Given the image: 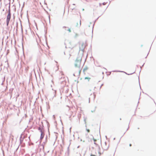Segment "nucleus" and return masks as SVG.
Instances as JSON below:
<instances>
[{
    "mask_svg": "<svg viewBox=\"0 0 156 156\" xmlns=\"http://www.w3.org/2000/svg\"><path fill=\"white\" fill-rule=\"evenodd\" d=\"M144 64L142 66V67L144 66Z\"/></svg>",
    "mask_w": 156,
    "mask_h": 156,
    "instance_id": "obj_45",
    "label": "nucleus"
},
{
    "mask_svg": "<svg viewBox=\"0 0 156 156\" xmlns=\"http://www.w3.org/2000/svg\"><path fill=\"white\" fill-rule=\"evenodd\" d=\"M113 72H123V71H113Z\"/></svg>",
    "mask_w": 156,
    "mask_h": 156,
    "instance_id": "obj_21",
    "label": "nucleus"
},
{
    "mask_svg": "<svg viewBox=\"0 0 156 156\" xmlns=\"http://www.w3.org/2000/svg\"><path fill=\"white\" fill-rule=\"evenodd\" d=\"M11 14V12H8V14Z\"/></svg>",
    "mask_w": 156,
    "mask_h": 156,
    "instance_id": "obj_32",
    "label": "nucleus"
},
{
    "mask_svg": "<svg viewBox=\"0 0 156 156\" xmlns=\"http://www.w3.org/2000/svg\"><path fill=\"white\" fill-rule=\"evenodd\" d=\"M78 23H77V24H76V27H78Z\"/></svg>",
    "mask_w": 156,
    "mask_h": 156,
    "instance_id": "obj_28",
    "label": "nucleus"
},
{
    "mask_svg": "<svg viewBox=\"0 0 156 156\" xmlns=\"http://www.w3.org/2000/svg\"><path fill=\"white\" fill-rule=\"evenodd\" d=\"M19 20L20 21V23H21V27H22V24H21V20H20V19H19Z\"/></svg>",
    "mask_w": 156,
    "mask_h": 156,
    "instance_id": "obj_24",
    "label": "nucleus"
},
{
    "mask_svg": "<svg viewBox=\"0 0 156 156\" xmlns=\"http://www.w3.org/2000/svg\"><path fill=\"white\" fill-rule=\"evenodd\" d=\"M69 0H67V1H69Z\"/></svg>",
    "mask_w": 156,
    "mask_h": 156,
    "instance_id": "obj_47",
    "label": "nucleus"
},
{
    "mask_svg": "<svg viewBox=\"0 0 156 156\" xmlns=\"http://www.w3.org/2000/svg\"><path fill=\"white\" fill-rule=\"evenodd\" d=\"M105 2H104V3H103V5H105Z\"/></svg>",
    "mask_w": 156,
    "mask_h": 156,
    "instance_id": "obj_34",
    "label": "nucleus"
},
{
    "mask_svg": "<svg viewBox=\"0 0 156 156\" xmlns=\"http://www.w3.org/2000/svg\"><path fill=\"white\" fill-rule=\"evenodd\" d=\"M62 78V77H59V79H61V78Z\"/></svg>",
    "mask_w": 156,
    "mask_h": 156,
    "instance_id": "obj_36",
    "label": "nucleus"
},
{
    "mask_svg": "<svg viewBox=\"0 0 156 156\" xmlns=\"http://www.w3.org/2000/svg\"><path fill=\"white\" fill-rule=\"evenodd\" d=\"M4 80L3 81V82H2V85H3V84H4V83H3V82L4 81Z\"/></svg>",
    "mask_w": 156,
    "mask_h": 156,
    "instance_id": "obj_27",
    "label": "nucleus"
},
{
    "mask_svg": "<svg viewBox=\"0 0 156 156\" xmlns=\"http://www.w3.org/2000/svg\"><path fill=\"white\" fill-rule=\"evenodd\" d=\"M90 78H89V77H86L85 78V79H88V81H89V80H90Z\"/></svg>",
    "mask_w": 156,
    "mask_h": 156,
    "instance_id": "obj_14",
    "label": "nucleus"
},
{
    "mask_svg": "<svg viewBox=\"0 0 156 156\" xmlns=\"http://www.w3.org/2000/svg\"><path fill=\"white\" fill-rule=\"evenodd\" d=\"M94 144H95V145H97V144L95 143V142H94Z\"/></svg>",
    "mask_w": 156,
    "mask_h": 156,
    "instance_id": "obj_33",
    "label": "nucleus"
},
{
    "mask_svg": "<svg viewBox=\"0 0 156 156\" xmlns=\"http://www.w3.org/2000/svg\"><path fill=\"white\" fill-rule=\"evenodd\" d=\"M73 5H75V4H73Z\"/></svg>",
    "mask_w": 156,
    "mask_h": 156,
    "instance_id": "obj_42",
    "label": "nucleus"
},
{
    "mask_svg": "<svg viewBox=\"0 0 156 156\" xmlns=\"http://www.w3.org/2000/svg\"><path fill=\"white\" fill-rule=\"evenodd\" d=\"M91 136L92 137V138H91V141L92 139H93L94 140V142H96V140L94 139V137L92 135H91Z\"/></svg>",
    "mask_w": 156,
    "mask_h": 156,
    "instance_id": "obj_8",
    "label": "nucleus"
},
{
    "mask_svg": "<svg viewBox=\"0 0 156 156\" xmlns=\"http://www.w3.org/2000/svg\"><path fill=\"white\" fill-rule=\"evenodd\" d=\"M83 118H84V121L85 122V123L86 124V118H85L84 117Z\"/></svg>",
    "mask_w": 156,
    "mask_h": 156,
    "instance_id": "obj_17",
    "label": "nucleus"
},
{
    "mask_svg": "<svg viewBox=\"0 0 156 156\" xmlns=\"http://www.w3.org/2000/svg\"><path fill=\"white\" fill-rule=\"evenodd\" d=\"M90 156H96L94 155H93V154H91V155Z\"/></svg>",
    "mask_w": 156,
    "mask_h": 156,
    "instance_id": "obj_31",
    "label": "nucleus"
},
{
    "mask_svg": "<svg viewBox=\"0 0 156 156\" xmlns=\"http://www.w3.org/2000/svg\"><path fill=\"white\" fill-rule=\"evenodd\" d=\"M86 47V45L85 44L83 43L80 46V51H81L82 52V54H83L84 51V49Z\"/></svg>",
    "mask_w": 156,
    "mask_h": 156,
    "instance_id": "obj_2",
    "label": "nucleus"
},
{
    "mask_svg": "<svg viewBox=\"0 0 156 156\" xmlns=\"http://www.w3.org/2000/svg\"><path fill=\"white\" fill-rule=\"evenodd\" d=\"M15 16H14V15H13V19L14 20L15 19Z\"/></svg>",
    "mask_w": 156,
    "mask_h": 156,
    "instance_id": "obj_25",
    "label": "nucleus"
},
{
    "mask_svg": "<svg viewBox=\"0 0 156 156\" xmlns=\"http://www.w3.org/2000/svg\"><path fill=\"white\" fill-rule=\"evenodd\" d=\"M62 28H63V29H65V28L67 29V30H68L69 31V33H70V32H71V30L68 27H66V26H63V27H62Z\"/></svg>",
    "mask_w": 156,
    "mask_h": 156,
    "instance_id": "obj_5",
    "label": "nucleus"
},
{
    "mask_svg": "<svg viewBox=\"0 0 156 156\" xmlns=\"http://www.w3.org/2000/svg\"><path fill=\"white\" fill-rule=\"evenodd\" d=\"M11 16H7V17H6V20H10L11 19Z\"/></svg>",
    "mask_w": 156,
    "mask_h": 156,
    "instance_id": "obj_7",
    "label": "nucleus"
},
{
    "mask_svg": "<svg viewBox=\"0 0 156 156\" xmlns=\"http://www.w3.org/2000/svg\"><path fill=\"white\" fill-rule=\"evenodd\" d=\"M129 145L130 146H131V145H132V144H130Z\"/></svg>",
    "mask_w": 156,
    "mask_h": 156,
    "instance_id": "obj_38",
    "label": "nucleus"
},
{
    "mask_svg": "<svg viewBox=\"0 0 156 156\" xmlns=\"http://www.w3.org/2000/svg\"><path fill=\"white\" fill-rule=\"evenodd\" d=\"M86 130L88 132H90V130L89 129H86Z\"/></svg>",
    "mask_w": 156,
    "mask_h": 156,
    "instance_id": "obj_20",
    "label": "nucleus"
},
{
    "mask_svg": "<svg viewBox=\"0 0 156 156\" xmlns=\"http://www.w3.org/2000/svg\"><path fill=\"white\" fill-rule=\"evenodd\" d=\"M96 108V107H95L94 109V110H92L91 111V112H94L95 111V110Z\"/></svg>",
    "mask_w": 156,
    "mask_h": 156,
    "instance_id": "obj_16",
    "label": "nucleus"
},
{
    "mask_svg": "<svg viewBox=\"0 0 156 156\" xmlns=\"http://www.w3.org/2000/svg\"><path fill=\"white\" fill-rule=\"evenodd\" d=\"M90 96L91 97H93V100H94V99L95 98V95L94 94H91L90 95Z\"/></svg>",
    "mask_w": 156,
    "mask_h": 156,
    "instance_id": "obj_6",
    "label": "nucleus"
},
{
    "mask_svg": "<svg viewBox=\"0 0 156 156\" xmlns=\"http://www.w3.org/2000/svg\"><path fill=\"white\" fill-rule=\"evenodd\" d=\"M82 59V57L81 55H79L78 56L75 64V66L76 67L80 68Z\"/></svg>",
    "mask_w": 156,
    "mask_h": 156,
    "instance_id": "obj_1",
    "label": "nucleus"
},
{
    "mask_svg": "<svg viewBox=\"0 0 156 156\" xmlns=\"http://www.w3.org/2000/svg\"><path fill=\"white\" fill-rule=\"evenodd\" d=\"M8 12H10V5H9V9L8 11Z\"/></svg>",
    "mask_w": 156,
    "mask_h": 156,
    "instance_id": "obj_13",
    "label": "nucleus"
},
{
    "mask_svg": "<svg viewBox=\"0 0 156 156\" xmlns=\"http://www.w3.org/2000/svg\"><path fill=\"white\" fill-rule=\"evenodd\" d=\"M29 67L28 66H27L25 68V70L27 72L29 70Z\"/></svg>",
    "mask_w": 156,
    "mask_h": 156,
    "instance_id": "obj_12",
    "label": "nucleus"
},
{
    "mask_svg": "<svg viewBox=\"0 0 156 156\" xmlns=\"http://www.w3.org/2000/svg\"><path fill=\"white\" fill-rule=\"evenodd\" d=\"M42 146L43 148H44V145H43V144H42Z\"/></svg>",
    "mask_w": 156,
    "mask_h": 156,
    "instance_id": "obj_30",
    "label": "nucleus"
},
{
    "mask_svg": "<svg viewBox=\"0 0 156 156\" xmlns=\"http://www.w3.org/2000/svg\"><path fill=\"white\" fill-rule=\"evenodd\" d=\"M103 85V84H102L101 85V86L100 87V88H101V87H102V86Z\"/></svg>",
    "mask_w": 156,
    "mask_h": 156,
    "instance_id": "obj_29",
    "label": "nucleus"
},
{
    "mask_svg": "<svg viewBox=\"0 0 156 156\" xmlns=\"http://www.w3.org/2000/svg\"><path fill=\"white\" fill-rule=\"evenodd\" d=\"M41 136L40 138V140H42L44 137V132H41Z\"/></svg>",
    "mask_w": 156,
    "mask_h": 156,
    "instance_id": "obj_3",
    "label": "nucleus"
},
{
    "mask_svg": "<svg viewBox=\"0 0 156 156\" xmlns=\"http://www.w3.org/2000/svg\"><path fill=\"white\" fill-rule=\"evenodd\" d=\"M78 36V35L76 33L75 34V38L77 36Z\"/></svg>",
    "mask_w": 156,
    "mask_h": 156,
    "instance_id": "obj_18",
    "label": "nucleus"
},
{
    "mask_svg": "<svg viewBox=\"0 0 156 156\" xmlns=\"http://www.w3.org/2000/svg\"><path fill=\"white\" fill-rule=\"evenodd\" d=\"M21 136L20 137V143H22V142H23V140H21Z\"/></svg>",
    "mask_w": 156,
    "mask_h": 156,
    "instance_id": "obj_19",
    "label": "nucleus"
},
{
    "mask_svg": "<svg viewBox=\"0 0 156 156\" xmlns=\"http://www.w3.org/2000/svg\"><path fill=\"white\" fill-rule=\"evenodd\" d=\"M16 31H17L18 30V22H16Z\"/></svg>",
    "mask_w": 156,
    "mask_h": 156,
    "instance_id": "obj_11",
    "label": "nucleus"
},
{
    "mask_svg": "<svg viewBox=\"0 0 156 156\" xmlns=\"http://www.w3.org/2000/svg\"><path fill=\"white\" fill-rule=\"evenodd\" d=\"M65 30H67V29H66V28H65L64 29Z\"/></svg>",
    "mask_w": 156,
    "mask_h": 156,
    "instance_id": "obj_39",
    "label": "nucleus"
},
{
    "mask_svg": "<svg viewBox=\"0 0 156 156\" xmlns=\"http://www.w3.org/2000/svg\"><path fill=\"white\" fill-rule=\"evenodd\" d=\"M129 126L128 127V128H127V130H128V129H129Z\"/></svg>",
    "mask_w": 156,
    "mask_h": 156,
    "instance_id": "obj_41",
    "label": "nucleus"
},
{
    "mask_svg": "<svg viewBox=\"0 0 156 156\" xmlns=\"http://www.w3.org/2000/svg\"><path fill=\"white\" fill-rule=\"evenodd\" d=\"M81 25V20H80V25L79 27H80Z\"/></svg>",
    "mask_w": 156,
    "mask_h": 156,
    "instance_id": "obj_22",
    "label": "nucleus"
},
{
    "mask_svg": "<svg viewBox=\"0 0 156 156\" xmlns=\"http://www.w3.org/2000/svg\"><path fill=\"white\" fill-rule=\"evenodd\" d=\"M113 140H115V138H114Z\"/></svg>",
    "mask_w": 156,
    "mask_h": 156,
    "instance_id": "obj_43",
    "label": "nucleus"
},
{
    "mask_svg": "<svg viewBox=\"0 0 156 156\" xmlns=\"http://www.w3.org/2000/svg\"><path fill=\"white\" fill-rule=\"evenodd\" d=\"M62 78V77H59V79H61V78Z\"/></svg>",
    "mask_w": 156,
    "mask_h": 156,
    "instance_id": "obj_37",
    "label": "nucleus"
},
{
    "mask_svg": "<svg viewBox=\"0 0 156 156\" xmlns=\"http://www.w3.org/2000/svg\"><path fill=\"white\" fill-rule=\"evenodd\" d=\"M90 98H89V100H90Z\"/></svg>",
    "mask_w": 156,
    "mask_h": 156,
    "instance_id": "obj_48",
    "label": "nucleus"
},
{
    "mask_svg": "<svg viewBox=\"0 0 156 156\" xmlns=\"http://www.w3.org/2000/svg\"><path fill=\"white\" fill-rule=\"evenodd\" d=\"M64 54L65 55V52H64Z\"/></svg>",
    "mask_w": 156,
    "mask_h": 156,
    "instance_id": "obj_44",
    "label": "nucleus"
},
{
    "mask_svg": "<svg viewBox=\"0 0 156 156\" xmlns=\"http://www.w3.org/2000/svg\"><path fill=\"white\" fill-rule=\"evenodd\" d=\"M47 137H47V136H46V137L45 138V142H44L43 143H45V142H47Z\"/></svg>",
    "mask_w": 156,
    "mask_h": 156,
    "instance_id": "obj_15",
    "label": "nucleus"
},
{
    "mask_svg": "<svg viewBox=\"0 0 156 156\" xmlns=\"http://www.w3.org/2000/svg\"><path fill=\"white\" fill-rule=\"evenodd\" d=\"M10 20H6V25L8 26L9 24Z\"/></svg>",
    "mask_w": 156,
    "mask_h": 156,
    "instance_id": "obj_9",
    "label": "nucleus"
},
{
    "mask_svg": "<svg viewBox=\"0 0 156 156\" xmlns=\"http://www.w3.org/2000/svg\"><path fill=\"white\" fill-rule=\"evenodd\" d=\"M44 127L42 125V126H40V127L38 128V130L40 131V132H41L43 131V127Z\"/></svg>",
    "mask_w": 156,
    "mask_h": 156,
    "instance_id": "obj_4",
    "label": "nucleus"
},
{
    "mask_svg": "<svg viewBox=\"0 0 156 156\" xmlns=\"http://www.w3.org/2000/svg\"><path fill=\"white\" fill-rule=\"evenodd\" d=\"M7 16H11V14H8Z\"/></svg>",
    "mask_w": 156,
    "mask_h": 156,
    "instance_id": "obj_26",
    "label": "nucleus"
},
{
    "mask_svg": "<svg viewBox=\"0 0 156 156\" xmlns=\"http://www.w3.org/2000/svg\"><path fill=\"white\" fill-rule=\"evenodd\" d=\"M74 9V8H73L72 9V10H73Z\"/></svg>",
    "mask_w": 156,
    "mask_h": 156,
    "instance_id": "obj_40",
    "label": "nucleus"
},
{
    "mask_svg": "<svg viewBox=\"0 0 156 156\" xmlns=\"http://www.w3.org/2000/svg\"><path fill=\"white\" fill-rule=\"evenodd\" d=\"M88 69V67H87V66H85L84 67V69H83V71L84 72V71H85L86 70H87Z\"/></svg>",
    "mask_w": 156,
    "mask_h": 156,
    "instance_id": "obj_10",
    "label": "nucleus"
},
{
    "mask_svg": "<svg viewBox=\"0 0 156 156\" xmlns=\"http://www.w3.org/2000/svg\"><path fill=\"white\" fill-rule=\"evenodd\" d=\"M54 93H55H55H56V91H55L54 92Z\"/></svg>",
    "mask_w": 156,
    "mask_h": 156,
    "instance_id": "obj_35",
    "label": "nucleus"
},
{
    "mask_svg": "<svg viewBox=\"0 0 156 156\" xmlns=\"http://www.w3.org/2000/svg\"><path fill=\"white\" fill-rule=\"evenodd\" d=\"M99 153L100 154H101L100 153V152H99Z\"/></svg>",
    "mask_w": 156,
    "mask_h": 156,
    "instance_id": "obj_46",
    "label": "nucleus"
},
{
    "mask_svg": "<svg viewBox=\"0 0 156 156\" xmlns=\"http://www.w3.org/2000/svg\"><path fill=\"white\" fill-rule=\"evenodd\" d=\"M124 73H125L126 74H127L128 75H131V74H133V73H131L130 74H127V73H125V72Z\"/></svg>",
    "mask_w": 156,
    "mask_h": 156,
    "instance_id": "obj_23",
    "label": "nucleus"
}]
</instances>
